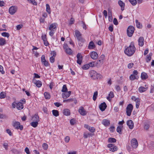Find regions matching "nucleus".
Returning a JSON list of instances; mask_svg holds the SVG:
<instances>
[{"label": "nucleus", "instance_id": "1", "mask_svg": "<svg viewBox=\"0 0 154 154\" xmlns=\"http://www.w3.org/2000/svg\"><path fill=\"white\" fill-rule=\"evenodd\" d=\"M136 48L133 42H131L129 46L126 48L124 50V53L129 57L132 56L135 52Z\"/></svg>", "mask_w": 154, "mask_h": 154}, {"label": "nucleus", "instance_id": "2", "mask_svg": "<svg viewBox=\"0 0 154 154\" xmlns=\"http://www.w3.org/2000/svg\"><path fill=\"white\" fill-rule=\"evenodd\" d=\"M89 74L90 76L94 80L99 79L103 78L102 76L100 74L93 70H91Z\"/></svg>", "mask_w": 154, "mask_h": 154}, {"label": "nucleus", "instance_id": "3", "mask_svg": "<svg viewBox=\"0 0 154 154\" xmlns=\"http://www.w3.org/2000/svg\"><path fill=\"white\" fill-rule=\"evenodd\" d=\"M12 105L13 108H14L16 107L18 110H21L23 107V103L20 102H14L12 103Z\"/></svg>", "mask_w": 154, "mask_h": 154}, {"label": "nucleus", "instance_id": "4", "mask_svg": "<svg viewBox=\"0 0 154 154\" xmlns=\"http://www.w3.org/2000/svg\"><path fill=\"white\" fill-rule=\"evenodd\" d=\"M75 35L79 41L82 42H84V40L81 36V34L79 30H76L75 31Z\"/></svg>", "mask_w": 154, "mask_h": 154}, {"label": "nucleus", "instance_id": "5", "mask_svg": "<svg viewBox=\"0 0 154 154\" xmlns=\"http://www.w3.org/2000/svg\"><path fill=\"white\" fill-rule=\"evenodd\" d=\"M134 28L132 26H129L127 29V35L129 37H131L134 32Z\"/></svg>", "mask_w": 154, "mask_h": 154}, {"label": "nucleus", "instance_id": "6", "mask_svg": "<svg viewBox=\"0 0 154 154\" xmlns=\"http://www.w3.org/2000/svg\"><path fill=\"white\" fill-rule=\"evenodd\" d=\"M133 109V106L132 104H129L126 108V114L128 116H130Z\"/></svg>", "mask_w": 154, "mask_h": 154}, {"label": "nucleus", "instance_id": "7", "mask_svg": "<svg viewBox=\"0 0 154 154\" xmlns=\"http://www.w3.org/2000/svg\"><path fill=\"white\" fill-rule=\"evenodd\" d=\"M13 126L16 129H20V130H22L23 129V126L20 125V123L18 122H13L12 124Z\"/></svg>", "mask_w": 154, "mask_h": 154}, {"label": "nucleus", "instance_id": "8", "mask_svg": "<svg viewBox=\"0 0 154 154\" xmlns=\"http://www.w3.org/2000/svg\"><path fill=\"white\" fill-rule=\"evenodd\" d=\"M17 8L16 6H11L9 8V12L11 15L14 14L17 11Z\"/></svg>", "mask_w": 154, "mask_h": 154}, {"label": "nucleus", "instance_id": "9", "mask_svg": "<svg viewBox=\"0 0 154 154\" xmlns=\"http://www.w3.org/2000/svg\"><path fill=\"white\" fill-rule=\"evenodd\" d=\"M131 146L133 148H136L138 146V143L135 138L133 139L131 141Z\"/></svg>", "mask_w": 154, "mask_h": 154}, {"label": "nucleus", "instance_id": "10", "mask_svg": "<svg viewBox=\"0 0 154 154\" xmlns=\"http://www.w3.org/2000/svg\"><path fill=\"white\" fill-rule=\"evenodd\" d=\"M41 62L42 64L45 66H48L49 65V63L45 59V56L44 55H42L41 57Z\"/></svg>", "mask_w": 154, "mask_h": 154}, {"label": "nucleus", "instance_id": "11", "mask_svg": "<svg viewBox=\"0 0 154 154\" xmlns=\"http://www.w3.org/2000/svg\"><path fill=\"white\" fill-rule=\"evenodd\" d=\"M107 147L110 148L109 150L112 152L117 150L118 149L117 147L116 146H114L112 144H108Z\"/></svg>", "mask_w": 154, "mask_h": 154}, {"label": "nucleus", "instance_id": "12", "mask_svg": "<svg viewBox=\"0 0 154 154\" xmlns=\"http://www.w3.org/2000/svg\"><path fill=\"white\" fill-rule=\"evenodd\" d=\"M77 58V63L79 65L82 64L83 58L82 56L80 53H78L76 56Z\"/></svg>", "mask_w": 154, "mask_h": 154}, {"label": "nucleus", "instance_id": "13", "mask_svg": "<svg viewBox=\"0 0 154 154\" xmlns=\"http://www.w3.org/2000/svg\"><path fill=\"white\" fill-rule=\"evenodd\" d=\"M51 56L50 58V61L51 63H53L55 61V57L56 55V53L55 51L51 52Z\"/></svg>", "mask_w": 154, "mask_h": 154}, {"label": "nucleus", "instance_id": "14", "mask_svg": "<svg viewBox=\"0 0 154 154\" xmlns=\"http://www.w3.org/2000/svg\"><path fill=\"white\" fill-rule=\"evenodd\" d=\"M32 81V82L36 85L37 87L40 88L42 86V84L41 81L39 80L37 81L35 79H33Z\"/></svg>", "mask_w": 154, "mask_h": 154}, {"label": "nucleus", "instance_id": "15", "mask_svg": "<svg viewBox=\"0 0 154 154\" xmlns=\"http://www.w3.org/2000/svg\"><path fill=\"white\" fill-rule=\"evenodd\" d=\"M90 56L91 58L93 60H96L98 57V54L97 53L94 51L91 52Z\"/></svg>", "mask_w": 154, "mask_h": 154}, {"label": "nucleus", "instance_id": "16", "mask_svg": "<svg viewBox=\"0 0 154 154\" xmlns=\"http://www.w3.org/2000/svg\"><path fill=\"white\" fill-rule=\"evenodd\" d=\"M104 62L99 60L95 61V66L98 68L101 67L103 64Z\"/></svg>", "mask_w": 154, "mask_h": 154}, {"label": "nucleus", "instance_id": "17", "mask_svg": "<svg viewBox=\"0 0 154 154\" xmlns=\"http://www.w3.org/2000/svg\"><path fill=\"white\" fill-rule=\"evenodd\" d=\"M57 23H55L51 24L49 28V29L50 31L54 30L56 31L57 28Z\"/></svg>", "mask_w": 154, "mask_h": 154}, {"label": "nucleus", "instance_id": "18", "mask_svg": "<svg viewBox=\"0 0 154 154\" xmlns=\"http://www.w3.org/2000/svg\"><path fill=\"white\" fill-rule=\"evenodd\" d=\"M145 87L141 86L138 88V91L140 93H143L146 91L148 89V86L145 85Z\"/></svg>", "mask_w": 154, "mask_h": 154}, {"label": "nucleus", "instance_id": "19", "mask_svg": "<svg viewBox=\"0 0 154 154\" xmlns=\"http://www.w3.org/2000/svg\"><path fill=\"white\" fill-rule=\"evenodd\" d=\"M85 127L91 133H94L95 131V129L94 127L90 126L88 125H85Z\"/></svg>", "mask_w": 154, "mask_h": 154}, {"label": "nucleus", "instance_id": "20", "mask_svg": "<svg viewBox=\"0 0 154 154\" xmlns=\"http://www.w3.org/2000/svg\"><path fill=\"white\" fill-rule=\"evenodd\" d=\"M144 38L143 37H140L138 40V45L139 46L142 47L144 45Z\"/></svg>", "mask_w": 154, "mask_h": 154}, {"label": "nucleus", "instance_id": "21", "mask_svg": "<svg viewBox=\"0 0 154 154\" xmlns=\"http://www.w3.org/2000/svg\"><path fill=\"white\" fill-rule=\"evenodd\" d=\"M106 104L105 102L101 103L99 106V108L102 111H104L106 108Z\"/></svg>", "mask_w": 154, "mask_h": 154}, {"label": "nucleus", "instance_id": "22", "mask_svg": "<svg viewBox=\"0 0 154 154\" xmlns=\"http://www.w3.org/2000/svg\"><path fill=\"white\" fill-rule=\"evenodd\" d=\"M127 124L130 129H132L134 127V123L131 120H128L127 122Z\"/></svg>", "mask_w": 154, "mask_h": 154}, {"label": "nucleus", "instance_id": "23", "mask_svg": "<svg viewBox=\"0 0 154 154\" xmlns=\"http://www.w3.org/2000/svg\"><path fill=\"white\" fill-rule=\"evenodd\" d=\"M79 112L80 114L82 116L86 115V112L83 107L81 106L79 109Z\"/></svg>", "mask_w": 154, "mask_h": 154}, {"label": "nucleus", "instance_id": "24", "mask_svg": "<svg viewBox=\"0 0 154 154\" xmlns=\"http://www.w3.org/2000/svg\"><path fill=\"white\" fill-rule=\"evenodd\" d=\"M102 123L105 126H107L109 125L110 121L107 119H104L102 120Z\"/></svg>", "mask_w": 154, "mask_h": 154}, {"label": "nucleus", "instance_id": "25", "mask_svg": "<svg viewBox=\"0 0 154 154\" xmlns=\"http://www.w3.org/2000/svg\"><path fill=\"white\" fill-rule=\"evenodd\" d=\"M95 47L94 42L93 41H91L88 45V48L89 49H93Z\"/></svg>", "mask_w": 154, "mask_h": 154}, {"label": "nucleus", "instance_id": "26", "mask_svg": "<svg viewBox=\"0 0 154 154\" xmlns=\"http://www.w3.org/2000/svg\"><path fill=\"white\" fill-rule=\"evenodd\" d=\"M118 4L121 7V10L123 11L124 9L125 4L121 0H119L118 1Z\"/></svg>", "mask_w": 154, "mask_h": 154}, {"label": "nucleus", "instance_id": "27", "mask_svg": "<svg viewBox=\"0 0 154 154\" xmlns=\"http://www.w3.org/2000/svg\"><path fill=\"white\" fill-rule=\"evenodd\" d=\"M71 94V91H69L66 93L62 94V96L63 98H66L68 97Z\"/></svg>", "mask_w": 154, "mask_h": 154}, {"label": "nucleus", "instance_id": "28", "mask_svg": "<svg viewBox=\"0 0 154 154\" xmlns=\"http://www.w3.org/2000/svg\"><path fill=\"white\" fill-rule=\"evenodd\" d=\"M74 102L75 104H76L77 103V100L75 99L72 98L69 99L67 100H63V102Z\"/></svg>", "mask_w": 154, "mask_h": 154}, {"label": "nucleus", "instance_id": "29", "mask_svg": "<svg viewBox=\"0 0 154 154\" xmlns=\"http://www.w3.org/2000/svg\"><path fill=\"white\" fill-rule=\"evenodd\" d=\"M93 134L88 132H85L83 134V137L85 138H87L88 137H92Z\"/></svg>", "mask_w": 154, "mask_h": 154}, {"label": "nucleus", "instance_id": "30", "mask_svg": "<svg viewBox=\"0 0 154 154\" xmlns=\"http://www.w3.org/2000/svg\"><path fill=\"white\" fill-rule=\"evenodd\" d=\"M6 44V41L4 38H0V45L3 46Z\"/></svg>", "mask_w": 154, "mask_h": 154}, {"label": "nucleus", "instance_id": "31", "mask_svg": "<svg viewBox=\"0 0 154 154\" xmlns=\"http://www.w3.org/2000/svg\"><path fill=\"white\" fill-rule=\"evenodd\" d=\"M138 78V76L134 75L132 74H131L129 77V79L131 81H134L135 79H137Z\"/></svg>", "mask_w": 154, "mask_h": 154}, {"label": "nucleus", "instance_id": "32", "mask_svg": "<svg viewBox=\"0 0 154 154\" xmlns=\"http://www.w3.org/2000/svg\"><path fill=\"white\" fill-rule=\"evenodd\" d=\"M141 78L142 79H145L147 78L148 75L145 72H142L141 74Z\"/></svg>", "mask_w": 154, "mask_h": 154}, {"label": "nucleus", "instance_id": "33", "mask_svg": "<svg viewBox=\"0 0 154 154\" xmlns=\"http://www.w3.org/2000/svg\"><path fill=\"white\" fill-rule=\"evenodd\" d=\"M64 114L66 116H69L70 115V111L68 109H65L63 111Z\"/></svg>", "mask_w": 154, "mask_h": 154}, {"label": "nucleus", "instance_id": "34", "mask_svg": "<svg viewBox=\"0 0 154 154\" xmlns=\"http://www.w3.org/2000/svg\"><path fill=\"white\" fill-rule=\"evenodd\" d=\"M32 119L34 121L38 122L39 121V117L37 115L35 114L32 117Z\"/></svg>", "mask_w": 154, "mask_h": 154}, {"label": "nucleus", "instance_id": "35", "mask_svg": "<svg viewBox=\"0 0 154 154\" xmlns=\"http://www.w3.org/2000/svg\"><path fill=\"white\" fill-rule=\"evenodd\" d=\"M65 50L66 53L69 54V55H71L72 53V50L69 48H67Z\"/></svg>", "mask_w": 154, "mask_h": 154}, {"label": "nucleus", "instance_id": "36", "mask_svg": "<svg viewBox=\"0 0 154 154\" xmlns=\"http://www.w3.org/2000/svg\"><path fill=\"white\" fill-rule=\"evenodd\" d=\"M52 112L54 116L57 117L59 116V112L58 110L54 109L52 111Z\"/></svg>", "mask_w": 154, "mask_h": 154}, {"label": "nucleus", "instance_id": "37", "mask_svg": "<svg viewBox=\"0 0 154 154\" xmlns=\"http://www.w3.org/2000/svg\"><path fill=\"white\" fill-rule=\"evenodd\" d=\"M46 11L49 14L51 13V9L49 5L48 4H47L46 5Z\"/></svg>", "mask_w": 154, "mask_h": 154}, {"label": "nucleus", "instance_id": "38", "mask_svg": "<svg viewBox=\"0 0 154 154\" xmlns=\"http://www.w3.org/2000/svg\"><path fill=\"white\" fill-rule=\"evenodd\" d=\"M38 122L37 121L33 122L31 123V125L33 127L35 128L37 126L38 124Z\"/></svg>", "mask_w": 154, "mask_h": 154}, {"label": "nucleus", "instance_id": "39", "mask_svg": "<svg viewBox=\"0 0 154 154\" xmlns=\"http://www.w3.org/2000/svg\"><path fill=\"white\" fill-rule=\"evenodd\" d=\"M136 103V107L137 108H138L140 103V100L139 99L137 98V100H136L135 101Z\"/></svg>", "mask_w": 154, "mask_h": 154}, {"label": "nucleus", "instance_id": "40", "mask_svg": "<svg viewBox=\"0 0 154 154\" xmlns=\"http://www.w3.org/2000/svg\"><path fill=\"white\" fill-rule=\"evenodd\" d=\"M114 97V95L113 93L112 92H110L109 94V97L107 98V99L108 100H110V98L111 99Z\"/></svg>", "mask_w": 154, "mask_h": 154}, {"label": "nucleus", "instance_id": "41", "mask_svg": "<svg viewBox=\"0 0 154 154\" xmlns=\"http://www.w3.org/2000/svg\"><path fill=\"white\" fill-rule=\"evenodd\" d=\"M152 53H150L149 55H147L146 57V62H149L151 60V56L152 55Z\"/></svg>", "mask_w": 154, "mask_h": 154}, {"label": "nucleus", "instance_id": "42", "mask_svg": "<svg viewBox=\"0 0 154 154\" xmlns=\"http://www.w3.org/2000/svg\"><path fill=\"white\" fill-rule=\"evenodd\" d=\"M2 36L5 37H7L8 38L10 36L9 33L7 32H3L1 33Z\"/></svg>", "mask_w": 154, "mask_h": 154}, {"label": "nucleus", "instance_id": "43", "mask_svg": "<svg viewBox=\"0 0 154 154\" xmlns=\"http://www.w3.org/2000/svg\"><path fill=\"white\" fill-rule=\"evenodd\" d=\"M44 95L46 99H49L50 98V95L48 92H45L44 93Z\"/></svg>", "mask_w": 154, "mask_h": 154}, {"label": "nucleus", "instance_id": "44", "mask_svg": "<svg viewBox=\"0 0 154 154\" xmlns=\"http://www.w3.org/2000/svg\"><path fill=\"white\" fill-rule=\"evenodd\" d=\"M67 89L66 87V85H64L62 88V89L61 90L62 92H66L67 91Z\"/></svg>", "mask_w": 154, "mask_h": 154}, {"label": "nucleus", "instance_id": "45", "mask_svg": "<svg viewBox=\"0 0 154 154\" xmlns=\"http://www.w3.org/2000/svg\"><path fill=\"white\" fill-rule=\"evenodd\" d=\"M90 66L88 65V64H86L82 66V68L83 69L86 70L88 69L89 68Z\"/></svg>", "mask_w": 154, "mask_h": 154}, {"label": "nucleus", "instance_id": "46", "mask_svg": "<svg viewBox=\"0 0 154 154\" xmlns=\"http://www.w3.org/2000/svg\"><path fill=\"white\" fill-rule=\"evenodd\" d=\"M135 22L136 26L138 28L140 29L142 27V26L140 25V23L138 22V21L137 20H136Z\"/></svg>", "mask_w": 154, "mask_h": 154}, {"label": "nucleus", "instance_id": "47", "mask_svg": "<svg viewBox=\"0 0 154 154\" xmlns=\"http://www.w3.org/2000/svg\"><path fill=\"white\" fill-rule=\"evenodd\" d=\"M130 3L133 6L135 5L137 3L136 0H128Z\"/></svg>", "mask_w": 154, "mask_h": 154}, {"label": "nucleus", "instance_id": "48", "mask_svg": "<svg viewBox=\"0 0 154 154\" xmlns=\"http://www.w3.org/2000/svg\"><path fill=\"white\" fill-rule=\"evenodd\" d=\"M97 95L98 92L97 91H96L94 92L93 97V99L94 101H95L97 97Z\"/></svg>", "mask_w": 154, "mask_h": 154}, {"label": "nucleus", "instance_id": "49", "mask_svg": "<svg viewBox=\"0 0 154 154\" xmlns=\"http://www.w3.org/2000/svg\"><path fill=\"white\" fill-rule=\"evenodd\" d=\"M108 141L109 143H115L116 142V140L113 138H110L108 139Z\"/></svg>", "mask_w": 154, "mask_h": 154}, {"label": "nucleus", "instance_id": "50", "mask_svg": "<svg viewBox=\"0 0 154 154\" xmlns=\"http://www.w3.org/2000/svg\"><path fill=\"white\" fill-rule=\"evenodd\" d=\"M122 127L120 126H118L116 129V131L119 134H121Z\"/></svg>", "mask_w": 154, "mask_h": 154}, {"label": "nucleus", "instance_id": "51", "mask_svg": "<svg viewBox=\"0 0 154 154\" xmlns=\"http://www.w3.org/2000/svg\"><path fill=\"white\" fill-rule=\"evenodd\" d=\"M3 146L6 150H8V144L7 143H4L3 145Z\"/></svg>", "mask_w": 154, "mask_h": 154}, {"label": "nucleus", "instance_id": "52", "mask_svg": "<svg viewBox=\"0 0 154 154\" xmlns=\"http://www.w3.org/2000/svg\"><path fill=\"white\" fill-rule=\"evenodd\" d=\"M42 147L44 149L46 150L48 148V145L46 143H44L42 145Z\"/></svg>", "mask_w": 154, "mask_h": 154}, {"label": "nucleus", "instance_id": "53", "mask_svg": "<svg viewBox=\"0 0 154 154\" xmlns=\"http://www.w3.org/2000/svg\"><path fill=\"white\" fill-rule=\"evenodd\" d=\"M88 64V65L90 66V67H93L95 66V61L94 62H90Z\"/></svg>", "mask_w": 154, "mask_h": 154}, {"label": "nucleus", "instance_id": "54", "mask_svg": "<svg viewBox=\"0 0 154 154\" xmlns=\"http://www.w3.org/2000/svg\"><path fill=\"white\" fill-rule=\"evenodd\" d=\"M105 55L103 54L101 55L99 59V60L103 61L104 62V60L105 59Z\"/></svg>", "mask_w": 154, "mask_h": 154}, {"label": "nucleus", "instance_id": "55", "mask_svg": "<svg viewBox=\"0 0 154 154\" xmlns=\"http://www.w3.org/2000/svg\"><path fill=\"white\" fill-rule=\"evenodd\" d=\"M64 140L65 142L67 143L70 140V137L68 136H67L65 138Z\"/></svg>", "mask_w": 154, "mask_h": 154}, {"label": "nucleus", "instance_id": "56", "mask_svg": "<svg viewBox=\"0 0 154 154\" xmlns=\"http://www.w3.org/2000/svg\"><path fill=\"white\" fill-rule=\"evenodd\" d=\"M5 95L3 92H2L0 94V98L3 99L5 98Z\"/></svg>", "mask_w": 154, "mask_h": 154}, {"label": "nucleus", "instance_id": "57", "mask_svg": "<svg viewBox=\"0 0 154 154\" xmlns=\"http://www.w3.org/2000/svg\"><path fill=\"white\" fill-rule=\"evenodd\" d=\"M0 72L2 74H3L5 73V71L3 70V66L0 65Z\"/></svg>", "mask_w": 154, "mask_h": 154}, {"label": "nucleus", "instance_id": "58", "mask_svg": "<svg viewBox=\"0 0 154 154\" xmlns=\"http://www.w3.org/2000/svg\"><path fill=\"white\" fill-rule=\"evenodd\" d=\"M25 152L27 154H29L30 153V152L29 151V148L26 147L25 149Z\"/></svg>", "mask_w": 154, "mask_h": 154}, {"label": "nucleus", "instance_id": "59", "mask_svg": "<svg viewBox=\"0 0 154 154\" xmlns=\"http://www.w3.org/2000/svg\"><path fill=\"white\" fill-rule=\"evenodd\" d=\"M6 132L8 133L10 136L12 135V133L11 131L9 129H7L6 130Z\"/></svg>", "mask_w": 154, "mask_h": 154}, {"label": "nucleus", "instance_id": "60", "mask_svg": "<svg viewBox=\"0 0 154 154\" xmlns=\"http://www.w3.org/2000/svg\"><path fill=\"white\" fill-rule=\"evenodd\" d=\"M23 25L21 24L17 25L16 26L17 29L18 30H20L22 27Z\"/></svg>", "mask_w": 154, "mask_h": 154}, {"label": "nucleus", "instance_id": "61", "mask_svg": "<svg viewBox=\"0 0 154 154\" xmlns=\"http://www.w3.org/2000/svg\"><path fill=\"white\" fill-rule=\"evenodd\" d=\"M149 125L148 123H146L145 124L144 128L145 129L147 130L149 128Z\"/></svg>", "mask_w": 154, "mask_h": 154}, {"label": "nucleus", "instance_id": "62", "mask_svg": "<svg viewBox=\"0 0 154 154\" xmlns=\"http://www.w3.org/2000/svg\"><path fill=\"white\" fill-rule=\"evenodd\" d=\"M55 31L54 30L50 31L49 32V35L51 36H52L54 33Z\"/></svg>", "mask_w": 154, "mask_h": 154}, {"label": "nucleus", "instance_id": "63", "mask_svg": "<svg viewBox=\"0 0 154 154\" xmlns=\"http://www.w3.org/2000/svg\"><path fill=\"white\" fill-rule=\"evenodd\" d=\"M43 110L44 113L46 114H47L48 113L47 109L45 107H43Z\"/></svg>", "mask_w": 154, "mask_h": 154}, {"label": "nucleus", "instance_id": "64", "mask_svg": "<svg viewBox=\"0 0 154 154\" xmlns=\"http://www.w3.org/2000/svg\"><path fill=\"white\" fill-rule=\"evenodd\" d=\"M134 64L133 63H130L128 64V67L129 69H131L133 66Z\"/></svg>", "mask_w": 154, "mask_h": 154}]
</instances>
